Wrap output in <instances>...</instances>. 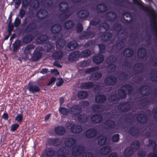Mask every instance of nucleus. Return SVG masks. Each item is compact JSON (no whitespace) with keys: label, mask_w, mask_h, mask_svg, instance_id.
<instances>
[{"label":"nucleus","mask_w":157,"mask_h":157,"mask_svg":"<svg viewBox=\"0 0 157 157\" xmlns=\"http://www.w3.org/2000/svg\"><path fill=\"white\" fill-rule=\"evenodd\" d=\"M48 36L45 34L41 35L37 38L36 42L39 44H41L45 42L48 39Z\"/></svg>","instance_id":"obj_38"},{"label":"nucleus","mask_w":157,"mask_h":157,"mask_svg":"<svg viewBox=\"0 0 157 157\" xmlns=\"http://www.w3.org/2000/svg\"><path fill=\"white\" fill-rule=\"evenodd\" d=\"M78 44L75 41H72L70 42L67 44V47L68 48L72 50L75 49L78 46Z\"/></svg>","instance_id":"obj_51"},{"label":"nucleus","mask_w":157,"mask_h":157,"mask_svg":"<svg viewBox=\"0 0 157 157\" xmlns=\"http://www.w3.org/2000/svg\"><path fill=\"white\" fill-rule=\"evenodd\" d=\"M44 154L47 157H53L55 154V151L51 147H46L44 150Z\"/></svg>","instance_id":"obj_30"},{"label":"nucleus","mask_w":157,"mask_h":157,"mask_svg":"<svg viewBox=\"0 0 157 157\" xmlns=\"http://www.w3.org/2000/svg\"><path fill=\"white\" fill-rule=\"evenodd\" d=\"M78 121L82 123L87 122L88 120V117L85 114H79L78 115Z\"/></svg>","instance_id":"obj_39"},{"label":"nucleus","mask_w":157,"mask_h":157,"mask_svg":"<svg viewBox=\"0 0 157 157\" xmlns=\"http://www.w3.org/2000/svg\"><path fill=\"white\" fill-rule=\"evenodd\" d=\"M106 61L111 71H114L116 68V66L114 63L117 61V57L113 55H110Z\"/></svg>","instance_id":"obj_6"},{"label":"nucleus","mask_w":157,"mask_h":157,"mask_svg":"<svg viewBox=\"0 0 157 157\" xmlns=\"http://www.w3.org/2000/svg\"><path fill=\"white\" fill-rule=\"evenodd\" d=\"M102 117L100 114H94L91 117L92 121L95 123H99L102 121Z\"/></svg>","instance_id":"obj_25"},{"label":"nucleus","mask_w":157,"mask_h":157,"mask_svg":"<svg viewBox=\"0 0 157 157\" xmlns=\"http://www.w3.org/2000/svg\"><path fill=\"white\" fill-rule=\"evenodd\" d=\"M111 151V147L105 146L101 147L99 150V154L102 155H105L108 154Z\"/></svg>","instance_id":"obj_31"},{"label":"nucleus","mask_w":157,"mask_h":157,"mask_svg":"<svg viewBox=\"0 0 157 157\" xmlns=\"http://www.w3.org/2000/svg\"><path fill=\"white\" fill-rule=\"evenodd\" d=\"M140 146L139 141L137 140L133 141L131 144L130 147V148L132 149L135 151H137Z\"/></svg>","instance_id":"obj_36"},{"label":"nucleus","mask_w":157,"mask_h":157,"mask_svg":"<svg viewBox=\"0 0 157 157\" xmlns=\"http://www.w3.org/2000/svg\"><path fill=\"white\" fill-rule=\"evenodd\" d=\"M34 46L33 44H29L27 45L24 50V52L25 54L28 55L30 54L31 51L34 48Z\"/></svg>","instance_id":"obj_56"},{"label":"nucleus","mask_w":157,"mask_h":157,"mask_svg":"<svg viewBox=\"0 0 157 157\" xmlns=\"http://www.w3.org/2000/svg\"><path fill=\"white\" fill-rule=\"evenodd\" d=\"M75 29L77 33H81L83 30V27L82 24L80 22H78L76 25Z\"/></svg>","instance_id":"obj_58"},{"label":"nucleus","mask_w":157,"mask_h":157,"mask_svg":"<svg viewBox=\"0 0 157 157\" xmlns=\"http://www.w3.org/2000/svg\"><path fill=\"white\" fill-rule=\"evenodd\" d=\"M144 65L142 63H139L133 66V70L135 75L142 73L144 72Z\"/></svg>","instance_id":"obj_13"},{"label":"nucleus","mask_w":157,"mask_h":157,"mask_svg":"<svg viewBox=\"0 0 157 157\" xmlns=\"http://www.w3.org/2000/svg\"><path fill=\"white\" fill-rule=\"evenodd\" d=\"M65 126L70 129L71 132L73 134H78L81 132L82 130L81 125L76 124L71 122L66 123Z\"/></svg>","instance_id":"obj_4"},{"label":"nucleus","mask_w":157,"mask_h":157,"mask_svg":"<svg viewBox=\"0 0 157 157\" xmlns=\"http://www.w3.org/2000/svg\"><path fill=\"white\" fill-rule=\"evenodd\" d=\"M147 157H157V148L154 147L153 152H150L147 155Z\"/></svg>","instance_id":"obj_59"},{"label":"nucleus","mask_w":157,"mask_h":157,"mask_svg":"<svg viewBox=\"0 0 157 157\" xmlns=\"http://www.w3.org/2000/svg\"><path fill=\"white\" fill-rule=\"evenodd\" d=\"M128 132L130 135L134 137L138 136L140 134L139 128L134 126H132L130 128Z\"/></svg>","instance_id":"obj_19"},{"label":"nucleus","mask_w":157,"mask_h":157,"mask_svg":"<svg viewBox=\"0 0 157 157\" xmlns=\"http://www.w3.org/2000/svg\"><path fill=\"white\" fill-rule=\"evenodd\" d=\"M134 4L137 5L140 9L147 12L150 15V26L151 30L154 34L153 40H157V24L153 15L151 13L149 8L143 4L141 0H132Z\"/></svg>","instance_id":"obj_1"},{"label":"nucleus","mask_w":157,"mask_h":157,"mask_svg":"<svg viewBox=\"0 0 157 157\" xmlns=\"http://www.w3.org/2000/svg\"><path fill=\"white\" fill-rule=\"evenodd\" d=\"M63 56V52L61 50H55L52 53V57L54 60H59Z\"/></svg>","instance_id":"obj_28"},{"label":"nucleus","mask_w":157,"mask_h":157,"mask_svg":"<svg viewBox=\"0 0 157 157\" xmlns=\"http://www.w3.org/2000/svg\"><path fill=\"white\" fill-rule=\"evenodd\" d=\"M133 50L132 48H126L124 52V55L126 57H130L132 56L133 54Z\"/></svg>","instance_id":"obj_41"},{"label":"nucleus","mask_w":157,"mask_h":157,"mask_svg":"<svg viewBox=\"0 0 157 157\" xmlns=\"http://www.w3.org/2000/svg\"><path fill=\"white\" fill-rule=\"evenodd\" d=\"M88 96V93L85 91H82L78 92L77 94L78 97L80 99L86 98Z\"/></svg>","instance_id":"obj_55"},{"label":"nucleus","mask_w":157,"mask_h":157,"mask_svg":"<svg viewBox=\"0 0 157 157\" xmlns=\"http://www.w3.org/2000/svg\"><path fill=\"white\" fill-rule=\"evenodd\" d=\"M21 46V40L19 39L16 40L12 45L13 52L17 51L18 50L19 47Z\"/></svg>","instance_id":"obj_42"},{"label":"nucleus","mask_w":157,"mask_h":157,"mask_svg":"<svg viewBox=\"0 0 157 157\" xmlns=\"http://www.w3.org/2000/svg\"><path fill=\"white\" fill-rule=\"evenodd\" d=\"M54 132L56 134L62 136L65 133L66 130L64 127L59 126L55 128Z\"/></svg>","instance_id":"obj_27"},{"label":"nucleus","mask_w":157,"mask_h":157,"mask_svg":"<svg viewBox=\"0 0 157 157\" xmlns=\"http://www.w3.org/2000/svg\"><path fill=\"white\" fill-rule=\"evenodd\" d=\"M115 125V123L114 121L109 120L105 122L104 126L105 128L112 129L114 128Z\"/></svg>","instance_id":"obj_37"},{"label":"nucleus","mask_w":157,"mask_h":157,"mask_svg":"<svg viewBox=\"0 0 157 157\" xmlns=\"http://www.w3.org/2000/svg\"><path fill=\"white\" fill-rule=\"evenodd\" d=\"M113 34L109 32H105L100 35L101 40L103 42L109 41L112 37Z\"/></svg>","instance_id":"obj_18"},{"label":"nucleus","mask_w":157,"mask_h":157,"mask_svg":"<svg viewBox=\"0 0 157 157\" xmlns=\"http://www.w3.org/2000/svg\"><path fill=\"white\" fill-rule=\"evenodd\" d=\"M62 29L61 25L59 24H56L52 26L51 29V31L53 34L58 33L60 32Z\"/></svg>","instance_id":"obj_29"},{"label":"nucleus","mask_w":157,"mask_h":157,"mask_svg":"<svg viewBox=\"0 0 157 157\" xmlns=\"http://www.w3.org/2000/svg\"><path fill=\"white\" fill-rule=\"evenodd\" d=\"M76 142L75 139L72 137L67 138L65 140L64 144L65 146L67 147H71Z\"/></svg>","instance_id":"obj_24"},{"label":"nucleus","mask_w":157,"mask_h":157,"mask_svg":"<svg viewBox=\"0 0 157 157\" xmlns=\"http://www.w3.org/2000/svg\"><path fill=\"white\" fill-rule=\"evenodd\" d=\"M79 56V51H74L69 55L68 59L69 61H77Z\"/></svg>","instance_id":"obj_20"},{"label":"nucleus","mask_w":157,"mask_h":157,"mask_svg":"<svg viewBox=\"0 0 157 157\" xmlns=\"http://www.w3.org/2000/svg\"><path fill=\"white\" fill-rule=\"evenodd\" d=\"M152 72L153 75L150 78L151 80L154 82H157V71H154Z\"/></svg>","instance_id":"obj_64"},{"label":"nucleus","mask_w":157,"mask_h":157,"mask_svg":"<svg viewBox=\"0 0 157 157\" xmlns=\"http://www.w3.org/2000/svg\"><path fill=\"white\" fill-rule=\"evenodd\" d=\"M138 57L140 59H143L145 57L146 55V49L144 48H140L137 52Z\"/></svg>","instance_id":"obj_44"},{"label":"nucleus","mask_w":157,"mask_h":157,"mask_svg":"<svg viewBox=\"0 0 157 157\" xmlns=\"http://www.w3.org/2000/svg\"><path fill=\"white\" fill-rule=\"evenodd\" d=\"M136 120L140 123L144 124L147 122L148 119L147 115L145 114L140 113L137 115Z\"/></svg>","instance_id":"obj_14"},{"label":"nucleus","mask_w":157,"mask_h":157,"mask_svg":"<svg viewBox=\"0 0 157 157\" xmlns=\"http://www.w3.org/2000/svg\"><path fill=\"white\" fill-rule=\"evenodd\" d=\"M102 76V74L99 72L93 73L91 74L89 77L90 80L97 81Z\"/></svg>","instance_id":"obj_35"},{"label":"nucleus","mask_w":157,"mask_h":157,"mask_svg":"<svg viewBox=\"0 0 157 157\" xmlns=\"http://www.w3.org/2000/svg\"><path fill=\"white\" fill-rule=\"evenodd\" d=\"M36 26V24L35 22L32 21L31 22L26 25L25 28L23 29V30L25 33H29L35 30Z\"/></svg>","instance_id":"obj_12"},{"label":"nucleus","mask_w":157,"mask_h":157,"mask_svg":"<svg viewBox=\"0 0 157 157\" xmlns=\"http://www.w3.org/2000/svg\"><path fill=\"white\" fill-rule=\"evenodd\" d=\"M59 10L62 12L60 16L62 18H68L72 14L71 9L65 2H62L59 6Z\"/></svg>","instance_id":"obj_3"},{"label":"nucleus","mask_w":157,"mask_h":157,"mask_svg":"<svg viewBox=\"0 0 157 157\" xmlns=\"http://www.w3.org/2000/svg\"><path fill=\"white\" fill-rule=\"evenodd\" d=\"M81 107L78 105H75L70 108V113L73 116H76L82 112Z\"/></svg>","instance_id":"obj_11"},{"label":"nucleus","mask_w":157,"mask_h":157,"mask_svg":"<svg viewBox=\"0 0 157 157\" xmlns=\"http://www.w3.org/2000/svg\"><path fill=\"white\" fill-rule=\"evenodd\" d=\"M65 44V41L63 39L58 40L56 43V47L59 49L63 48Z\"/></svg>","instance_id":"obj_48"},{"label":"nucleus","mask_w":157,"mask_h":157,"mask_svg":"<svg viewBox=\"0 0 157 157\" xmlns=\"http://www.w3.org/2000/svg\"><path fill=\"white\" fill-rule=\"evenodd\" d=\"M95 99L97 103H103L106 100V97L104 94H99L95 96Z\"/></svg>","instance_id":"obj_32"},{"label":"nucleus","mask_w":157,"mask_h":157,"mask_svg":"<svg viewBox=\"0 0 157 157\" xmlns=\"http://www.w3.org/2000/svg\"><path fill=\"white\" fill-rule=\"evenodd\" d=\"M95 43V41L93 40L88 41L84 44L83 47L85 48H87L89 47L92 46Z\"/></svg>","instance_id":"obj_61"},{"label":"nucleus","mask_w":157,"mask_h":157,"mask_svg":"<svg viewBox=\"0 0 157 157\" xmlns=\"http://www.w3.org/2000/svg\"><path fill=\"white\" fill-rule=\"evenodd\" d=\"M28 89L31 93L34 94L38 92L40 90V88L38 86L33 84H29Z\"/></svg>","instance_id":"obj_23"},{"label":"nucleus","mask_w":157,"mask_h":157,"mask_svg":"<svg viewBox=\"0 0 157 157\" xmlns=\"http://www.w3.org/2000/svg\"><path fill=\"white\" fill-rule=\"evenodd\" d=\"M100 22V20L98 18H93L90 22V24L92 26H96L98 25Z\"/></svg>","instance_id":"obj_60"},{"label":"nucleus","mask_w":157,"mask_h":157,"mask_svg":"<svg viewBox=\"0 0 157 157\" xmlns=\"http://www.w3.org/2000/svg\"><path fill=\"white\" fill-rule=\"evenodd\" d=\"M123 87L127 90L128 94H130L132 91V87L130 84H125L124 85Z\"/></svg>","instance_id":"obj_63"},{"label":"nucleus","mask_w":157,"mask_h":157,"mask_svg":"<svg viewBox=\"0 0 157 157\" xmlns=\"http://www.w3.org/2000/svg\"><path fill=\"white\" fill-rule=\"evenodd\" d=\"M117 93L119 98L121 99H124L127 97V94L125 90L120 89L118 90Z\"/></svg>","instance_id":"obj_49"},{"label":"nucleus","mask_w":157,"mask_h":157,"mask_svg":"<svg viewBox=\"0 0 157 157\" xmlns=\"http://www.w3.org/2000/svg\"><path fill=\"white\" fill-rule=\"evenodd\" d=\"M106 17L109 20L113 21L116 18L117 15L114 12H110L107 14Z\"/></svg>","instance_id":"obj_52"},{"label":"nucleus","mask_w":157,"mask_h":157,"mask_svg":"<svg viewBox=\"0 0 157 157\" xmlns=\"http://www.w3.org/2000/svg\"><path fill=\"white\" fill-rule=\"evenodd\" d=\"M33 36L31 34H26L23 37L22 42L25 44H29L33 40Z\"/></svg>","instance_id":"obj_33"},{"label":"nucleus","mask_w":157,"mask_h":157,"mask_svg":"<svg viewBox=\"0 0 157 157\" xmlns=\"http://www.w3.org/2000/svg\"><path fill=\"white\" fill-rule=\"evenodd\" d=\"M92 109L94 112H100L104 111V107L102 105L95 104L93 106Z\"/></svg>","instance_id":"obj_40"},{"label":"nucleus","mask_w":157,"mask_h":157,"mask_svg":"<svg viewBox=\"0 0 157 157\" xmlns=\"http://www.w3.org/2000/svg\"><path fill=\"white\" fill-rule=\"evenodd\" d=\"M94 86V84L92 82H86L83 83L81 85V87L82 89L87 90L93 87Z\"/></svg>","instance_id":"obj_46"},{"label":"nucleus","mask_w":157,"mask_h":157,"mask_svg":"<svg viewBox=\"0 0 157 157\" xmlns=\"http://www.w3.org/2000/svg\"><path fill=\"white\" fill-rule=\"evenodd\" d=\"M104 59V56L101 54H99L93 56L92 60L94 63L97 64H99L103 61Z\"/></svg>","instance_id":"obj_17"},{"label":"nucleus","mask_w":157,"mask_h":157,"mask_svg":"<svg viewBox=\"0 0 157 157\" xmlns=\"http://www.w3.org/2000/svg\"><path fill=\"white\" fill-rule=\"evenodd\" d=\"M41 3L45 7H49L52 6L53 2L52 0H42Z\"/></svg>","instance_id":"obj_53"},{"label":"nucleus","mask_w":157,"mask_h":157,"mask_svg":"<svg viewBox=\"0 0 157 157\" xmlns=\"http://www.w3.org/2000/svg\"><path fill=\"white\" fill-rule=\"evenodd\" d=\"M42 48L41 47H36L32 56L31 59L34 61L39 60L42 56Z\"/></svg>","instance_id":"obj_8"},{"label":"nucleus","mask_w":157,"mask_h":157,"mask_svg":"<svg viewBox=\"0 0 157 157\" xmlns=\"http://www.w3.org/2000/svg\"><path fill=\"white\" fill-rule=\"evenodd\" d=\"M89 15V12L86 10H81L77 13V16L80 19L87 17Z\"/></svg>","instance_id":"obj_34"},{"label":"nucleus","mask_w":157,"mask_h":157,"mask_svg":"<svg viewBox=\"0 0 157 157\" xmlns=\"http://www.w3.org/2000/svg\"><path fill=\"white\" fill-rule=\"evenodd\" d=\"M107 9V6L103 3H100L97 6V10L100 12H104L106 11Z\"/></svg>","instance_id":"obj_47"},{"label":"nucleus","mask_w":157,"mask_h":157,"mask_svg":"<svg viewBox=\"0 0 157 157\" xmlns=\"http://www.w3.org/2000/svg\"><path fill=\"white\" fill-rule=\"evenodd\" d=\"M135 151L129 147L126 148L124 151V154L126 157H130L133 155Z\"/></svg>","instance_id":"obj_45"},{"label":"nucleus","mask_w":157,"mask_h":157,"mask_svg":"<svg viewBox=\"0 0 157 157\" xmlns=\"http://www.w3.org/2000/svg\"><path fill=\"white\" fill-rule=\"evenodd\" d=\"M60 142V140L59 138H51L48 139L47 143L49 146H57L59 145Z\"/></svg>","instance_id":"obj_22"},{"label":"nucleus","mask_w":157,"mask_h":157,"mask_svg":"<svg viewBox=\"0 0 157 157\" xmlns=\"http://www.w3.org/2000/svg\"><path fill=\"white\" fill-rule=\"evenodd\" d=\"M48 11L46 10L41 9L37 11L36 17L39 19L42 20L45 18L48 15Z\"/></svg>","instance_id":"obj_16"},{"label":"nucleus","mask_w":157,"mask_h":157,"mask_svg":"<svg viewBox=\"0 0 157 157\" xmlns=\"http://www.w3.org/2000/svg\"><path fill=\"white\" fill-rule=\"evenodd\" d=\"M127 37V34L122 37V39L120 40L117 43L116 45V48L117 50H120L125 45V42L124 40H126Z\"/></svg>","instance_id":"obj_26"},{"label":"nucleus","mask_w":157,"mask_h":157,"mask_svg":"<svg viewBox=\"0 0 157 157\" xmlns=\"http://www.w3.org/2000/svg\"><path fill=\"white\" fill-rule=\"evenodd\" d=\"M99 69L98 67H93L91 68H89L87 69L85 71L86 74H90L92 72L97 71Z\"/></svg>","instance_id":"obj_62"},{"label":"nucleus","mask_w":157,"mask_h":157,"mask_svg":"<svg viewBox=\"0 0 157 157\" xmlns=\"http://www.w3.org/2000/svg\"><path fill=\"white\" fill-rule=\"evenodd\" d=\"M91 53V51L89 49H85L79 52L80 56L81 57H87L90 56Z\"/></svg>","instance_id":"obj_50"},{"label":"nucleus","mask_w":157,"mask_h":157,"mask_svg":"<svg viewBox=\"0 0 157 157\" xmlns=\"http://www.w3.org/2000/svg\"><path fill=\"white\" fill-rule=\"evenodd\" d=\"M74 22L71 20H68L63 25L64 28L67 29H70L73 28L75 26Z\"/></svg>","instance_id":"obj_43"},{"label":"nucleus","mask_w":157,"mask_h":157,"mask_svg":"<svg viewBox=\"0 0 157 157\" xmlns=\"http://www.w3.org/2000/svg\"><path fill=\"white\" fill-rule=\"evenodd\" d=\"M85 147L81 145L73 147L71 149L72 155L75 156H78L82 155V157H93L94 154L92 152L86 151L84 152Z\"/></svg>","instance_id":"obj_2"},{"label":"nucleus","mask_w":157,"mask_h":157,"mask_svg":"<svg viewBox=\"0 0 157 157\" xmlns=\"http://www.w3.org/2000/svg\"><path fill=\"white\" fill-rule=\"evenodd\" d=\"M117 81V77L113 75H109L107 76L104 79L105 83L107 86L114 85Z\"/></svg>","instance_id":"obj_10"},{"label":"nucleus","mask_w":157,"mask_h":157,"mask_svg":"<svg viewBox=\"0 0 157 157\" xmlns=\"http://www.w3.org/2000/svg\"><path fill=\"white\" fill-rule=\"evenodd\" d=\"M95 34V32L91 31L90 29H87L86 31L83 32L79 35V38L80 39H88L94 37Z\"/></svg>","instance_id":"obj_5"},{"label":"nucleus","mask_w":157,"mask_h":157,"mask_svg":"<svg viewBox=\"0 0 157 157\" xmlns=\"http://www.w3.org/2000/svg\"><path fill=\"white\" fill-rule=\"evenodd\" d=\"M85 137L88 139H92L95 137L98 134L97 129L94 128H90L84 132Z\"/></svg>","instance_id":"obj_9"},{"label":"nucleus","mask_w":157,"mask_h":157,"mask_svg":"<svg viewBox=\"0 0 157 157\" xmlns=\"http://www.w3.org/2000/svg\"><path fill=\"white\" fill-rule=\"evenodd\" d=\"M59 110L60 113L63 115H67L70 113V109H69L65 107H60Z\"/></svg>","instance_id":"obj_54"},{"label":"nucleus","mask_w":157,"mask_h":157,"mask_svg":"<svg viewBox=\"0 0 157 157\" xmlns=\"http://www.w3.org/2000/svg\"><path fill=\"white\" fill-rule=\"evenodd\" d=\"M117 108L119 111L125 113L131 109V105L129 102L125 101L117 105Z\"/></svg>","instance_id":"obj_7"},{"label":"nucleus","mask_w":157,"mask_h":157,"mask_svg":"<svg viewBox=\"0 0 157 157\" xmlns=\"http://www.w3.org/2000/svg\"><path fill=\"white\" fill-rule=\"evenodd\" d=\"M97 139L98 145L102 146L106 144L108 138L105 136L100 135L97 137Z\"/></svg>","instance_id":"obj_21"},{"label":"nucleus","mask_w":157,"mask_h":157,"mask_svg":"<svg viewBox=\"0 0 157 157\" xmlns=\"http://www.w3.org/2000/svg\"><path fill=\"white\" fill-rule=\"evenodd\" d=\"M121 25L119 23H116L113 25V29L116 31L120 32L122 28Z\"/></svg>","instance_id":"obj_57"},{"label":"nucleus","mask_w":157,"mask_h":157,"mask_svg":"<svg viewBox=\"0 0 157 157\" xmlns=\"http://www.w3.org/2000/svg\"><path fill=\"white\" fill-rule=\"evenodd\" d=\"M154 101L153 98L147 97L140 99L138 100V102L141 105L146 106L150 104L153 103Z\"/></svg>","instance_id":"obj_15"}]
</instances>
